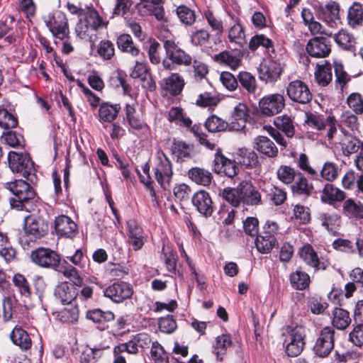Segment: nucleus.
Masks as SVG:
<instances>
[{
  "instance_id": "obj_1",
  "label": "nucleus",
  "mask_w": 363,
  "mask_h": 363,
  "mask_svg": "<svg viewBox=\"0 0 363 363\" xmlns=\"http://www.w3.org/2000/svg\"><path fill=\"white\" fill-rule=\"evenodd\" d=\"M305 122L319 130H325L330 143H340L345 156H350L362 149L363 141L361 142L351 135L343 134L341 139L336 138L337 135L341 136V134L337 133V121L333 116H328L326 119H323L320 116L309 113L306 115Z\"/></svg>"
},
{
  "instance_id": "obj_2",
  "label": "nucleus",
  "mask_w": 363,
  "mask_h": 363,
  "mask_svg": "<svg viewBox=\"0 0 363 363\" xmlns=\"http://www.w3.org/2000/svg\"><path fill=\"white\" fill-rule=\"evenodd\" d=\"M6 187L13 195V197L10 199V204L13 208L28 212L39 211V206L42 204L35 190L28 182L23 179H16L14 182L6 183Z\"/></svg>"
},
{
  "instance_id": "obj_3",
  "label": "nucleus",
  "mask_w": 363,
  "mask_h": 363,
  "mask_svg": "<svg viewBox=\"0 0 363 363\" xmlns=\"http://www.w3.org/2000/svg\"><path fill=\"white\" fill-rule=\"evenodd\" d=\"M105 25L99 12L93 6H86L76 24L74 32L79 38L93 41L97 30Z\"/></svg>"
},
{
  "instance_id": "obj_4",
  "label": "nucleus",
  "mask_w": 363,
  "mask_h": 363,
  "mask_svg": "<svg viewBox=\"0 0 363 363\" xmlns=\"http://www.w3.org/2000/svg\"><path fill=\"white\" fill-rule=\"evenodd\" d=\"M9 166L13 173L19 174L30 184L37 182L33 162L26 153L11 151L8 154Z\"/></svg>"
},
{
  "instance_id": "obj_5",
  "label": "nucleus",
  "mask_w": 363,
  "mask_h": 363,
  "mask_svg": "<svg viewBox=\"0 0 363 363\" xmlns=\"http://www.w3.org/2000/svg\"><path fill=\"white\" fill-rule=\"evenodd\" d=\"M283 336L286 354L291 357L298 356L305 345V329L301 325H287L284 328Z\"/></svg>"
},
{
  "instance_id": "obj_6",
  "label": "nucleus",
  "mask_w": 363,
  "mask_h": 363,
  "mask_svg": "<svg viewBox=\"0 0 363 363\" xmlns=\"http://www.w3.org/2000/svg\"><path fill=\"white\" fill-rule=\"evenodd\" d=\"M155 177L161 188L167 189L173 176L172 164L162 151L157 152V164L154 168Z\"/></svg>"
},
{
  "instance_id": "obj_7",
  "label": "nucleus",
  "mask_w": 363,
  "mask_h": 363,
  "mask_svg": "<svg viewBox=\"0 0 363 363\" xmlns=\"http://www.w3.org/2000/svg\"><path fill=\"white\" fill-rule=\"evenodd\" d=\"M269 56L271 60L268 62L261 65L259 69L260 79L267 83L277 81L283 72L284 66L282 55L277 59H276V56H273V54H269Z\"/></svg>"
},
{
  "instance_id": "obj_8",
  "label": "nucleus",
  "mask_w": 363,
  "mask_h": 363,
  "mask_svg": "<svg viewBox=\"0 0 363 363\" xmlns=\"http://www.w3.org/2000/svg\"><path fill=\"white\" fill-rule=\"evenodd\" d=\"M259 106L261 113L267 116H272L280 113L285 107V99L280 94H272L262 97Z\"/></svg>"
},
{
  "instance_id": "obj_9",
  "label": "nucleus",
  "mask_w": 363,
  "mask_h": 363,
  "mask_svg": "<svg viewBox=\"0 0 363 363\" xmlns=\"http://www.w3.org/2000/svg\"><path fill=\"white\" fill-rule=\"evenodd\" d=\"M335 330L331 327L323 328L313 346V351L320 357H327L334 347Z\"/></svg>"
},
{
  "instance_id": "obj_10",
  "label": "nucleus",
  "mask_w": 363,
  "mask_h": 363,
  "mask_svg": "<svg viewBox=\"0 0 363 363\" xmlns=\"http://www.w3.org/2000/svg\"><path fill=\"white\" fill-rule=\"evenodd\" d=\"M306 50L307 53L313 57H327L331 52L330 39L327 36L313 37L308 41Z\"/></svg>"
},
{
  "instance_id": "obj_11",
  "label": "nucleus",
  "mask_w": 363,
  "mask_h": 363,
  "mask_svg": "<svg viewBox=\"0 0 363 363\" xmlns=\"http://www.w3.org/2000/svg\"><path fill=\"white\" fill-rule=\"evenodd\" d=\"M167 58L177 65H190L192 62L191 57L179 48L172 40H163Z\"/></svg>"
},
{
  "instance_id": "obj_12",
  "label": "nucleus",
  "mask_w": 363,
  "mask_h": 363,
  "mask_svg": "<svg viewBox=\"0 0 363 363\" xmlns=\"http://www.w3.org/2000/svg\"><path fill=\"white\" fill-rule=\"evenodd\" d=\"M133 293L131 286L125 281H117L108 286L104 291V296L112 301L120 303L130 298Z\"/></svg>"
},
{
  "instance_id": "obj_13",
  "label": "nucleus",
  "mask_w": 363,
  "mask_h": 363,
  "mask_svg": "<svg viewBox=\"0 0 363 363\" xmlns=\"http://www.w3.org/2000/svg\"><path fill=\"white\" fill-rule=\"evenodd\" d=\"M286 92L291 100L299 104H308L312 99L308 86L301 80L291 82L286 87Z\"/></svg>"
},
{
  "instance_id": "obj_14",
  "label": "nucleus",
  "mask_w": 363,
  "mask_h": 363,
  "mask_svg": "<svg viewBox=\"0 0 363 363\" xmlns=\"http://www.w3.org/2000/svg\"><path fill=\"white\" fill-rule=\"evenodd\" d=\"M47 26L55 38L63 40L69 37V29L67 19L62 12H56L50 21L47 23Z\"/></svg>"
},
{
  "instance_id": "obj_15",
  "label": "nucleus",
  "mask_w": 363,
  "mask_h": 363,
  "mask_svg": "<svg viewBox=\"0 0 363 363\" xmlns=\"http://www.w3.org/2000/svg\"><path fill=\"white\" fill-rule=\"evenodd\" d=\"M44 221L40 217L28 215L24 218V231L27 236H30V240L35 241L37 239L44 237L45 233L43 229Z\"/></svg>"
},
{
  "instance_id": "obj_16",
  "label": "nucleus",
  "mask_w": 363,
  "mask_h": 363,
  "mask_svg": "<svg viewBox=\"0 0 363 363\" xmlns=\"http://www.w3.org/2000/svg\"><path fill=\"white\" fill-rule=\"evenodd\" d=\"M191 201L196 210L206 217L211 216L213 212L212 199L209 194L204 190L195 193L192 196Z\"/></svg>"
},
{
  "instance_id": "obj_17",
  "label": "nucleus",
  "mask_w": 363,
  "mask_h": 363,
  "mask_svg": "<svg viewBox=\"0 0 363 363\" xmlns=\"http://www.w3.org/2000/svg\"><path fill=\"white\" fill-rule=\"evenodd\" d=\"M249 117L247 106L242 103L238 104L231 114L230 130L240 131L245 128Z\"/></svg>"
},
{
  "instance_id": "obj_18",
  "label": "nucleus",
  "mask_w": 363,
  "mask_h": 363,
  "mask_svg": "<svg viewBox=\"0 0 363 363\" xmlns=\"http://www.w3.org/2000/svg\"><path fill=\"white\" fill-rule=\"evenodd\" d=\"M301 259L308 266L318 270H325L328 267V263L320 262L318 256L313 247L310 245H305L299 252Z\"/></svg>"
},
{
  "instance_id": "obj_19",
  "label": "nucleus",
  "mask_w": 363,
  "mask_h": 363,
  "mask_svg": "<svg viewBox=\"0 0 363 363\" xmlns=\"http://www.w3.org/2000/svg\"><path fill=\"white\" fill-rule=\"evenodd\" d=\"M79 308L77 303L64 305V307L57 311L52 313L56 320L62 323L73 324L78 321Z\"/></svg>"
},
{
  "instance_id": "obj_20",
  "label": "nucleus",
  "mask_w": 363,
  "mask_h": 363,
  "mask_svg": "<svg viewBox=\"0 0 363 363\" xmlns=\"http://www.w3.org/2000/svg\"><path fill=\"white\" fill-rule=\"evenodd\" d=\"M240 191L243 203L247 206H257L261 203V194L251 183L246 181L241 182Z\"/></svg>"
},
{
  "instance_id": "obj_21",
  "label": "nucleus",
  "mask_w": 363,
  "mask_h": 363,
  "mask_svg": "<svg viewBox=\"0 0 363 363\" xmlns=\"http://www.w3.org/2000/svg\"><path fill=\"white\" fill-rule=\"evenodd\" d=\"M55 230L57 235L72 238L77 233V226L69 217L62 215L55 220Z\"/></svg>"
},
{
  "instance_id": "obj_22",
  "label": "nucleus",
  "mask_w": 363,
  "mask_h": 363,
  "mask_svg": "<svg viewBox=\"0 0 363 363\" xmlns=\"http://www.w3.org/2000/svg\"><path fill=\"white\" fill-rule=\"evenodd\" d=\"M184 84L185 82L182 76L178 73H172L163 79L161 87L170 95L177 96L182 91Z\"/></svg>"
},
{
  "instance_id": "obj_23",
  "label": "nucleus",
  "mask_w": 363,
  "mask_h": 363,
  "mask_svg": "<svg viewBox=\"0 0 363 363\" xmlns=\"http://www.w3.org/2000/svg\"><path fill=\"white\" fill-rule=\"evenodd\" d=\"M11 342L22 351H27L32 346L31 338L28 332L19 325H16L10 333Z\"/></svg>"
},
{
  "instance_id": "obj_24",
  "label": "nucleus",
  "mask_w": 363,
  "mask_h": 363,
  "mask_svg": "<svg viewBox=\"0 0 363 363\" xmlns=\"http://www.w3.org/2000/svg\"><path fill=\"white\" fill-rule=\"evenodd\" d=\"M253 147L259 153L268 157H276L278 149L275 144L267 137L259 135L254 140Z\"/></svg>"
},
{
  "instance_id": "obj_25",
  "label": "nucleus",
  "mask_w": 363,
  "mask_h": 363,
  "mask_svg": "<svg viewBox=\"0 0 363 363\" xmlns=\"http://www.w3.org/2000/svg\"><path fill=\"white\" fill-rule=\"evenodd\" d=\"M54 295L62 305L77 303V291L70 286L67 282H62L55 289Z\"/></svg>"
},
{
  "instance_id": "obj_26",
  "label": "nucleus",
  "mask_w": 363,
  "mask_h": 363,
  "mask_svg": "<svg viewBox=\"0 0 363 363\" xmlns=\"http://www.w3.org/2000/svg\"><path fill=\"white\" fill-rule=\"evenodd\" d=\"M242 55L240 52L223 51L214 56V60L223 65H227L232 69H238L242 63Z\"/></svg>"
},
{
  "instance_id": "obj_27",
  "label": "nucleus",
  "mask_w": 363,
  "mask_h": 363,
  "mask_svg": "<svg viewBox=\"0 0 363 363\" xmlns=\"http://www.w3.org/2000/svg\"><path fill=\"white\" fill-rule=\"evenodd\" d=\"M345 196L343 191L335 187L333 184L328 183L324 186L322 191L320 200L323 203L333 204L335 202L343 201Z\"/></svg>"
},
{
  "instance_id": "obj_28",
  "label": "nucleus",
  "mask_w": 363,
  "mask_h": 363,
  "mask_svg": "<svg viewBox=\"0 0 363 363\" xmlns=\"http://www.w3.org/2000/svg\"><path fill=\"white\" fill-rule=\"evenodd\" d=\"M265 194L266 199L274 206H280L286 200L287 194L284 189L270 184L262 189Z\"/></svg>"
},
{
  "instance_id": "obj_29",
  "label": "nucleus",
  "mask_w": 363,
  "mask_h": 363,
  "mask_svg": "<svg viewBox=\"0 0 363 363\" xmlns=\"http://www.w3.org/2000/svg\"><path fill=\"white\" fill-rule=\"evenodd\" d=\"M291 189L293 194L306 196L311 195L314 190L313 184L309 182L301 172L296 174V179L291 184Z\"/></svg>"
},
{
  "instance_id": "obj_30",
  "label": "nucleus",
  "mask_w": 363,
  "mask_h": 363,
  "mask_svg": "<svg viewBox=\"0 0 363 363\" xmlns=\"http://www.w3.org/2000/svg\"><path fill=\"white\" fill-rule=\"evenodd\" d=\"M228 15L234 22V24L229 29L228 39L230 42L242 46L245 43L244 28L238 18L234 17L231 13H228Z\"/></svg>"
},
{
  "instance_id": "obj_31",
  "label": "nucleus",
  "mask_w": 363,
  "mask_h": 363,
  "mask_svg": "<svg viewBox=\"0 0 363 363\" xmlns=\"http://www.w3.org/2000/svg\"><path fill=\"white\" fill-rule=\"evenodd\" d=\"M289 281L292 288L299 291L308 288L311 283L309 275L301 268L290 274Z\"/></svg>"
},
{
  "instance_id": "obj_32",
  "label": "nucleus",
  "mask_w": 363,
  "mask_h": 363,
  "mask_svg": "<svg viewBox=\"0 0 363 363\" xmlns=\"http://www.w3.org/2000/svg\"><path fill=\"white\" fill-rule=\"evenodd\" d=\"M339 13V4L335 1H330L323 9V19L330 27H335L340 21Z\"/></svg>"
},
{
  "instance_id": "obj_33",
  "label": "nucleus",
  "mask_w": 363,
  "mask_h": 363,
  "mask_svg": "<svg viewBox=\"0 0 363 363\" xmlns=\"http://www.w3.org/2000/svg\"><path fill=\"white\" fill-rule=\"evenodd\" d=\"M347 21L348 25L355 28L363 23V6L359 2H354L349 8Z\"/></svg>"
},
{
  "instance_id": "obj_34",
  "label": "nucleus",
  "mask_w": 363,
  "mask_h": 363,
  "mask_svg": "<svg viewBox=\"0 0 363 363\" xmlns=\"http://www.w3.org/2000/svg\"><path fill=\"white\" fill-rule=\"evenodd\" d=\"M188 176L193 182L203 186H208L213 179V176L209 171L200 167L190 169L188 172Z\"/></svg>"
},
{
  "instance_id": "obj_35",
  "label": "nucleus",
  "mask_w": 363,
  "mask_h": 363,
  "mask_svg": "<svg viewBox=\"0 0 363 363\" xmlns=\"http://www.w3.org/2000/svg\"><path fill=\"white\" fill-rule=\"evenodd\" d=\"M117 45L120 50L133 57L140 54V50L134 44L132 37L128 34H122L117 38Z\"/></svg>"
},
{
  "instance_id": "obj_36",
  "label": "nucleus",
  "mask_w": 363,
  "mask_h": 363,
  "mask_svg": "<svg viewBox=\"0 0 363 363\" xmlns=\"http://www.w3.org/2000/svg\"><path fill=\"white\" fill-rule=\"evenodd\" d=\"M58 272L62 273L65 277L77 286H82L84 284L83 279L79 275L77 269L69 264L66 260H63V266L60 267Z\"/></svg>"
},
{
  "instance_id": "obj_37",
  "label": "nucleus",
  "mask_w": 363,
  "mask_h": 363,
  "mask_svg": "<svg viewBox=\"0 0 363 363\" xmlns=\"http://www.w3.org/2000/svg\"><path fill=\"white\" fill-rule=\"evenodd\" d=\"M333 325L339 330L347 328L351 323L350 313L340 308H336L333 313Z\"/></svg>"
},
{
  "instance_id": "obj_38",
  "label": "nucleus",
  "mask_w": 363,
  "mask_h": 363,
  "mask_svg": "<svg viewBox=\"0 0 363 363\" xmlns=\"http://www.w3.org/2000/svg\"><path fill=\"white\" fill-rule=\"evenodd\" d=\"M168 120L177 125L190 127L192 121L179 107H172L168 113Z\"/></svg>"
},
{
  "instance_id": "obj_39",
  "label": "nucleus",
  "mask_w": 363,
  "mask_h": 363,
  "mask_svg": "<svg viewBox=\"0 0 363 363\" xmlns=\"http://www.w3.org/2000/svg\"><path fill=\"white\" fill-rule=\"evenodd\" d=\"M315 77L318 84L320 86H327L332 80V67L326 62L323 65H317V69L315 72Z\"/></svg>"
},
{
  "instance_id": "obj_40",
  "label": "nucleus",
  "mask_w": 363,
  "mask_h": 363,
  "mask_svg": "<svg viewBox=\"0 0 363 363\" xmlns=\"http://www.w3.org/2000/svg\"><path fill=\"white\" fill-rule=\"evenodd\" d=\"M275 126L281 130L288 138H291L295 133V128L292 118L287 115H282L274 118Z\"/></svg>"
},
{
  "instance_id": "obj_41",
  "label": "nucleus",
  "mask_w": 363,
  "mask_h": 363,
  "mask_svg": "<svg viewBox=\"0 0 363 363\" xmlns=\"http://www.w3.org/2000/svg\"><path fill=\"white\" fill-rule=\"evenodd\" d=\"M276 245H277V240L275 237L262 234L256 236L255 245L260 253L267 254L270 252Z\"/></svg>"
},
{
  "instance_id": "obj_42",
  "label": "nucleus",
  "mask_w": 363,
  "mask_h": 363,
  "mask_svg": "<svg viewBox=\"0 0 363 363\" xmlns=\"http://www.w3.org/2000/svg\"><path fill=\"white\" fill-rule=\"evenodd\" d=\"M259 46L264 48L269 55L274 54L272 41L264 35L253 36L249 43V48L252 51H255Z\"/></svg>"
},
{
  "instance_id": "obj_43",
  "label": "nucleus",
  "mask_w": 363,
  "mask_h": 363,
  "mask_svg": "<svg viewBox=\"0 0 363 363\" xmlns=\"http://www.w3.org/2000/svg\"><path fill=\"white\" fill-rule=\"evenodd\" d=\"M121 107L118 104H103L99 110L100 119L104 122H112L116 118Z\"/></svg>"
},
{
  "instance_id": "obj_44",
  "label": "nucleus",
  "mask_w": 363,
  "mask_h": 363,
  "mask_svg": "<svg viewBox=\"0 0 363 363\" xmlns=\"http://www.w3.org/2000/svg\"><path fill=\"white\" fill-rule=\"evenodd\" d=\"M205 127L211 133L221 132L227 129L230 130V123L215 115L206 119Z\"/></svg>"
},
{
  "instance_id": "obj_45",
  "label": "nucleus",
  "mask_w": 363,
  "mask_h": 363,
  "mask_svg": "<svg viewBox=\"0 0 363 363\" xmlns=\"http://www.w3.org/2000/svg\"><path fill=\"white\" fill-rule=\"evenodd\" d=\"M86 318L95 323H105L114 319V314L109 311H103L101 309H94L86 313Z\"/></svg>"
},
{
  "instance_id": "obj_46",
  "label": "nucleus",
  "mask_w": 363,
  "mask_h": 363,
  "mask_svg": "<svg viewBox=\"0 0 363 363\" xmlns=\"http://www.w3.org/2000/svg\"><path fill=\"white\" fill-rule=\"evenodd\" d=\"M334 39L340 48L347 50H352L355 44L354 38L345 30H341L335 34Z\"/></svg>"
},
{
  "instance_id": "obj_47",
  "label": "nucleus",
  "mask_w": 363,
  "mask_h": 363,
  "mask_svg": "<svg viewBox=\"0 0 363 363\" xmlns=\"http://www.w3.org/2000/svg\"><path fill=\"white\" fill-rule=\"evenodd\" d=\"M17 300L14 296H5L2 300V319L7 322L13 318Z\"/></svg>"
},
{
  "instance_id": "obj_48",
  "label": "nucleus",
  "mask_w": 363,
  "mask_h": 363,
  "mask_svg": "<svg viewBox=\"0 0 363 363\" xmlns=\"http://www.w3.org/2000/svg\"><path fill=\"white\" fill-rule=\"evenodd\" d=\"M344 213L350 217L363 218V206L359 201L352 199L346 200L343 203Z\"/></svg>"
},
{
  "instance_id": "obj_49",
  "label": "nucleus",
  "mask_w": 363,
  "mask_h": 363,
  "mask_svg": "<svg viewBox=\"0 0 363 363\" xmlns=\"http://www.w3.org/2000/svg\"><path fill=\"white\" fill-rule=\"evenodd\" d=\"M172 151L178 160L191 158L193 152V146L183 141H177L173 143Z\"/></svg>"
},
{
  "instance_id": "obj_50",
  "label": "nucleus",
  "mask_w": 363,
  "mask_h": 363,
  "mask_svg": "<svg viewBox=\"0 0 363 363\" xmlns=\"http://www.w3.org/2000/svg\"><path fill=\"white\" fill-rule=\"evenodd\" d=\"M240 184L236 188H225L220 195L233 206L237 207L242 202V196L240 194Z\"/></svg>"
},
{
  "instance_id": "obj_51",
  "label": "nucleus",
  "mask_w": 363,
  "mask_h": 363,
  "mask_svg": "<svg viewBox=\"0 0 363 363\" xmlns=\"http://www.w3.org/2000/svg\"><path fill=\"white\" fill-rule=\"evenodd\" d=\"M241 86L250 94H254L257 90L255 77L248 72H240L238 76Z\"/></svg>"
},
{
  "instance_id": "obj_52",
  "label": "nucleus",
  "mask_w": 363,
  "mask_h": 363,
  "mask_svg": "<svg viewBox=\"0 0 363 363\" xmlns=\"http://www.w3.org/2000/svg\"><path fill=\"white\" fill-rule=\"evenodd\" d=\"M319 221L322 226H323L329 232H335L336 226L339 225L340 216L337 214L323 213H320L318 217Z\"/></svg>"
},
{
  "instance_id": "obj_53",
  "label": "nucleus",
  "mask_w": 363,
  "mask_h": 363,
  "mask_svg": "<svg viewBox=\"0 0 363 363\" xmlns=\"http://www.w3.org/2000/svg\"><path fill=\"white\" fill-rule=\"evenodd\" d=\"M219 101L220 99L216 93L206 91L199 95L196 104L201 107H210L217 106Z\"/></svg>"
},
{
  "instance_id": "obj_54",
  "label": "nucleus",
  "mask_w": 363,
  "mask_h": 363,
  "mask_svg": "<svg viewBox=\"0 0 363 363\" xmlns=\"http://www.w3.org/2000/svg\"><path fill=\"white\" fill-rule=\"evenodd\" d=\"M296 174L294 168L287 165H281L277 172L279 180L286 184H291L295 180Z\"/></svg>"
},
{
  "instance_id": "obj_55",
  "label": "nucleus",
  "mask_w": 363,
  "mask_h": 363,
  "mask_svg": "<svg viewBox=\"0 0 363 363\" xmlns=\"http://www.w3.org/2000/svg\"><path fill=\"white\" fill-rule=\"evenodd\" d=\"M12 281L21 296L28 297L30 295L29 284L23 274H15L12 278Z\"/></svg>"
},
{
  "instance_id": "obj_56",
  "label": "nucleus",
  "mask_w": 363,
  "mask_h": 363,
  "mask_svg": "<svg viewBox=\"0 0 363 363\" xmlns=\"http://www.w3.org/2000/svg\"><path fill=\"white\" fill-rule=\"evenodd\" d=\"M177 15L180 21L186 26L193 24L196 20L194 11L190 9L186 6H179L177 7Z\"/></svg>"
},
{
  "instance_id": "obj_57",
  "label": "nucleus",
  "mask_w": 363,
  "mask_h": 363,
  "mask_svg": "<svg viewBox=\"0 0 363 363\" xmlns=\"http://www.w3.org/2000/svg\"><path fill=\"white\" fill-rule=\"evenodd\" d=\"M18 121L16 116L6 108H0V127L4 129L16 128Z\"/></svg>"
},
{
  "instance_id": "obj_58",
  "label": "nucleus",
  "mask_w": 363,
  "mask_h": 363,
  "mask_svg": "<svg viewBox=\"0 0 363 363\" xmlns=\"http://www.w3.org/2000/svg\"><path fill=\"white\" fill-rule=\"evenodd\" d=\"M97 53L105 60L111 59L115 54L113 44L110 40H101L98 45Z\"/></svg>"
},
{
  "instance_id": "obj_59",
  "label": "nucleus",
  "mask_w": 363,
  "mask_h": 363,
  "mask_svg": "<svg viewBox=\"0 0 363 363\" xmlns=\"http://www.w3.org/2000/svg\"><path fill=\"white\" fill-rule=\"evenodd\" d=\"M231 345L232 340L229 335L223 334L218 336L216 337V345L214 347V353L217 357H218L219 354H223Z\"/></svg>"
},
{
  "instance_id": "obj_60",
  "label": "nucleus",
  "mask_w": 363,
  "mask_h": 363,
  "mask_svg": "<svg viewBox=\"0 0 363 363\" xmlns=\"http://www.w3.org/2000/svg\"><path fill=\"white\" fill-rule=\"evenodd\" d=\"M334 71L336 83L340 86L341 90L343 91L344 87L350 80V77L344 70L343 65L341 63L335 62Z\"/></svg>"
},
{
  "instance_id": "obj_61",
  "label": "nucleus",
  "mask_w": 363,
  "mask_h": 363,
  "mask_svg": "<svg viewBox=\"0 0 363 363\" xmlns=\"http://www.w3.org/2000/svg\"><path fill=\"white\" fill-rule=\"evenodd\" d=\"M338 175L337 166L330 162H325L320 171V176L326 181L331 182L335 180Z\"/></svg>"
},
{
  "instance_id": "obj_62",
  "label": "nucleus",
  "mask_w": 363,
  "mask_h": 363,
  "mask_svg": "<svg viewBox=\"0 0 363 363\" xmlns=\"http://www.w3.org/2000/svg\"><path fill=\"white\" fill-rule=\"evenodd\" d=\"M151 357L155 363H169L168 357L163 347L157 342L152 343Z\"/></svg>"
},
{
  "instance_id": "obj_63",
  "label": "nucleus",
  "mask_w": 363,
  "mask_h": 363,
  "mask_svg": "<svg viewBox=\"0 0 363 363\" xmlns=\"http://www.w3.org/2000/svg\"><path fill=\"white\" fill-rule=\"evenodd\" d=\"M347 103L356 113H363V99L359 93L351 94L347 97Z\"/></svg>"
},
{
  "instance_id": "obj_64",
  "label": "nucleus",
  "mask_w": 363,
  "mask_h": 363,
  "mask_svg": "<svg viewBox=\"0 0 363 363\" xmlns=\"http://www.w3.org/2000/svg\"><path fill=\"white\" fill-rule=\"evenodd\" d=\"M222 84L229 91H234L238 88V83L235 77L229 72H223L220 75Z\"/></svg>"
}]
</instances>
